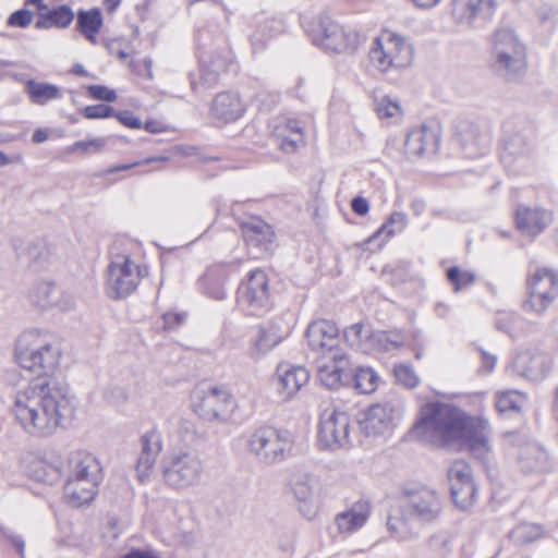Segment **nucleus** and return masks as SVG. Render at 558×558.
Instances as JSON below:
<instances>
[{
	"instance_id": "nucleus-1",
	"label": "nucleus",
	"mask_w": 558,
	"mask_h": 558,
	"mask_svg": "<svg viewBox=\"0 0 558 558\" xmlns=\"http://www.w3.org/2000/svg\"><path fill=\"white\" fill-rule=\"evenodd\" d=\"M11 412L23 430L45 437L68 424L75 412L66 386L53 377H36L12 395Z\"/></svg>"
},
{
	"instance_id": "nucleus-2",
	"label": "nucleus",
	"mask_w": 558,
	"mask_h": 558,
	"mask_svg": "<svg viewBox=\"0 0 558 558\" xmlns=\"http://www.w3.org/2000/svg\"><path fill=\"white\" fill-rule=\"evenodd\" d=\"M413 433L435 446L469 449L480 458L490 451L488 422L481 416H470L447 403H427L421 411Z\"/></svg>"
},
{
	"instance_id": "nucleus-3",
	"label": "nucleus",
	"mask_w": 558,
	"mask_h": 558,
	"mask_svg": "<svg viewBox=\"0 0 558 558\" xmlns=\"http://www.w3.org/2000/svg\"><path fill=\"white\" fill-rule=\"evenodd\" d=\"M15 361L37 377H52L60 361V350L48 335L37 330L23 332L15 343Z\"/></svg>"
},
{
	"instance_id": "nucleus-4",
	"label": "nucleus",
	"mask_w": 558,
	"mask_h": 558,
	"mask_svg": "<svg viewBox=\"0 0 558 558\" xmlns=\"http://www.w3.org/2000/svg\"><path fill=\"white\" fill-rule=\"evenodd\" d=\"M245 448L257 461L271 465L292 454L294 439L288 430L264 425L247 434Z\"/></svg>"
},
{
	"instance_id": "nucleus-5",
	"label": "nucleus",
	"mask_w": 558,
	"mask_h": 558,
	"mask_svg": "<svg viewBox=\"0 0 558 558\" xmlns=\"http://www.w3.org/2000/svg\"><path fill=\"white\" fill-rule=\"evenodd\" d=\"M368 62L377 70L410 68L414 59L413 46L401 35L383 31L368 47Z\"/></svg>"
},
{
	"instance_id": "nucleus-6",
	"label": "nucleus",
	"mask_w": 558,
	"mask_h": 558,
	"mask_svg": "<svg viewBox=\"0 0 558 558\" xmlns=\"http://www.w3.org/2000/svg\"><path fill=\"white\" fill-rule=\"evenodd\" d=\"M314 45L333 52L354 50L361 41L360 33L345 31L327 14H319L306 27Z\"/></svg>"
},
{
	"instance_id": "nucleus-7",
	"label": "nucleus",
	"mask_w": 558,
	"mask_h": 558,
	"mask_svg": "<svg viewBox=\"0 0 558 558\" xmlns=\"http://www.w3.org/2000/svg\"><path fill=\"white\" fill-rule=\"evenodd\" d=\"M204 472V461L195 450H178L163 460L165 483L174 489H186L199 483Z\"/></svg>"
},
{
	"instance_id": "nucleus-8",
	"label": "nucleus",
	"mask_w": 558,
	"mask_h": 558,
	"mask_svg": "<svg viewBox=\"0 0 558 558\" xmlns=\"http://www.w3.org/2000/svg\"><path fill=\"white\" fill-rule=\"evenodd\" d=\"M146 275V267L136 264L129 255H113L107 271L109 295L112 299L129 296L137 289Z\"/></svg>"
},
{
	"instance_id": "nucleus-9",
	"label": "nucleus",
	"mask_w": 558,
	"mask_h": 558,
	"mask_svg": "<svg viewBox=\"0 0 558 558\" xmlns=\"http://www.w3.org/2000/svg\"><path fill=\"white\" fill-rule=\"evenodd\" d=\"M527 290L524 310L537 315L544 314L558 296V272L548 267L530 269Z\"/></svg>"
},
{
	"instance_id": "nucleus-10",
	"label": "nucleus",
	"mask_w": 558,
	"mask_h": 558,
	"mask_svg": "<svg viewBox=\"0 0 558 558\" xmlns=\"http://www.w3.org/2000/svg\"><path fill=\"white\" fill-rule=\"evenodd\" d=\"M235 400L225 387L199 388L193 398V409L203 420L226 422L232 414Z\"/></svg>"
},
{
	"instance_id": "nucleus-11",
	"label": "nucleus",
	"mask_w": 558,
	"mask_h": 558,
	"mask_svg": "<svg viewBox=\"0 0 558 558\" xmlns=\"http://www.w3.org/2000/svg\"><path fill=\"white\" fill-rule=\"evenodd\" d=\"M500 145V158L506 168L521 172L531 165L534 143L522 130H515L510 123H507Z\"/></svg>"
},
{
	"instance_id": "nucleus-12",
	"label": "nucleus",
	"mask_w": 558,
	"mask_h": 558,
	"mask_svg": "<svg viewBox=\"0 0 558 558\" xmlns=\"http://www.w3.org/2000/svg\"><path fill=\"white\" fill-rule=\"evenodd\" d=\"M405 515L422 524L436 522L442 512V502L438 493L427 487L409 492L402 501Z\"/></svg>"
},
{
	"instance_id": "nucleus-13",
	"label": "nucleus",
	"mask_w": 558,
	"mask_h": 558,
	"mask_svg": "<svg viewBox=\"0 0 558 558\" xmlns=\"http://www.w3.org/2000/svg\"><path fill=\"white\" fill-rule=\"evenodd\" d=\"M493 53L500 68L522 70L527 65L525 47L510 28H499L495 32Z\"/></svg>"
},
{
	"instance_id": "nucleus-14",
	"label": "nucleus",
	"mask_w": 558,
	"mask_h": 558,
	"mask_svg": "<svg viewBox=\"0 0 558 558\" xmlns=\"http://www.w3.org/2000/svg\"><path fill=\"white\" fill-rule=\"evenodd\" d=\"M350 417L336 409L325 410L320 416L318 440L330 450L344 448L349 445Z\"/></svg>"
},
{
	"instance_id": "nucleus-15",
	"label": "nucleus",
	"mask_w": 558,
	"mask_h": 558,
	"mask_svg": "<svg viewBox=\"0 0 558 558\" xmlns=\"http://www.w3.org/2000/svg\"><path fill=\"white\" fill-rule=\"evenodd\" d=\"M351 363L343 351L320 354L317 359V376L329 389L351 384Z\"/></svg>"
},
{
	"instance_id": "nucleus-16",
	"label": "nucleus",
	"mask_w": 558,
	"mask_h": 558,
	"mask_svg": "<svg viewBox=\"0 0 558 558\" xmlns=\"http://www.w3.org/2000/svg\"><path fill=\"white\" fill-rule=\"evenodd\" d=\"M551 367V359L537 351L524 350L518 352L507 371L512 375L538 381L544 379Z\"/></svg>"
},
{
	"instance_id": "nucleus-17",
	"label": "nucleus",
	"mask_w": 558,
	"mask_h": 558,
	"mask_svg": "<svg viewBox=\"0 0 558 558\" xmlns=\"http://www.w3.org/2000/svg\"><path fill=\"white\" fill-rule=\"evenodd\" d=\"M290 486L299 502L300 512L307 519L315 518L318 511L317 480L305 471H295L290 478Z\"/></svg>"
},
{
	"instance_id": "nucleus-18",
	"label": "nucleus",
	"mask_w": 558,
	"mask_h": 558,
	"mask_svg": "<svg viewBox=\"0 0 558 558\" xmlns=\"http://www.w3.org/2000/svg\"><path fill=\"white\" fill-rule=\"evenodd\" d=\"M270 128L283 153L294 154L305 145V129L302 121L278 117L271 121Z\"/></svg>"
},
{
	"instance_id": "nucleus-19",
	"label": "nucleus",
	"mask_w": 558,
	"mask_h": 558,
	"mask_svg": "<svg viewBox=\"0 0 558 558\" xmlns=\"http://www.w3.org/2000/svg\"><path fill=\"white\" fill-rule=\"evenodd\" d=\"M494 0H452L451 13L457 23L481 26L494 14Z\"/></svg>"
},
{
	"instance_id": "nucleus-20",
	"label": "nucleus",
	"mask_w": 558,
	"mask_h": 558,
	"mask_svg": "<svg viewBox=\"0 0 558 558\" xmlns=\"http://www.w3.org/2000/svg\"><path fill=\"white\" fill-rule=\"evenodd\" d=\"M239 300L252 314L265 308L269 301L268 277L262 269L253 270L245 284L240 288Z\"/></svg>"
},
{
	"instance_id": "nucleus-21",
	"label": "nucleus",
	"mask_w": 558,
	"mask_h": 558,
	"mask_svg": "<svg viewBox=\"0 0 558 558\" xmlns=\"http://www.w3.org/2000/svg\"><path fill=\"white\" fill-rule=\"evenodd\" d=\"M308 345L320 354L342 351L339 348V329L335 323L326 319L315 320L306 330Z\"/></svg>"
},
{
	"instance_id": "nucleus-22",
	"label": "nucleus",
	"mask_w": 558,
	"mask_h": 558,
	"mask_svg": "<svg viewBox=\"0 0 558 558\" xmlns=\"http://www.w3.org/2000/svg\"><path fill=\"white\" fill-rule=\"evenodd\" d=\"M440 142V132L437 123H423L413 129L407 136L405 149L411 156H423L437 151Z\"/></svg>"
},
{
	"instance_id": "nucleus-23",
	"label": "nucleus",
	"mask_w": 558,
	"mask_h": 558,
	"mask_svg": "<svg viewBox=\"0 0 558 558\" xmlns=\"http://www.w3.org/2000/svg\"><path fill=\"white\" fill-rule=\"evenodd\" d=\"M31 301L41 307L59 306L61 310H70L74 305V299L63 293L52 281H36L29 291Z\"/></svg>"
},
{
	"instance_id": "nucleus-24",
	"label": "nucleus",
	"mask_w": 558,
	"mask_h": 558,
	"mask_svg": "<svg viewBox=\"0 0 558 558\" xmlns=\"http://www.w3.org/2000/svg\"><path fill=\"white\" fill-rule=\"evenodd\" d=\"M308 379L310 374L303 366H294L289 363H280L277 366L275 376L276 388L284 400L292 398L308 383Z\"/></svg>"
},
{
	"instance_id": "nucleus-25",
	"label": "nucleus",
	"mask_w": 558,
	"mask_h": 558,
	"mask_svg": "<svg viewBox=\"0 0 558 558\" xmlns=\"http://www.w3.org/2000/svg\"><path fill=\"white\" fill-rule=\"evenodd\" d=\"M245 243L258 253H268L275 244L272 228L258 217H251L241 225Z\"/></svg>"
},
{
	"instance_id": "nucleus-26",
	"label": "nucleus",
	"mask_w": 558,
	"mask_h": 558,
	"mask_svg": "<svg viewBox=\"0 0 558 558\" xmlns=\"http://www.w3.org/2000/svg\"><path fill=\"white\" fill-rule=\"evenodd\" d=\"M245 112V106L238 94L222 92L215 96L210 113L216 124L223 125L239 120Z\"/></svg>"
},
{
	"instance_id": "nucleus-27",
	"label": "nucleus",
	"mask_w": 558,
	"mask_h": 558,
	"mask_svg": "<svg viewBox=\"0 0 558 558\" xmlns=\"http://www.w3.org/2000/svg\"><path fill=\"white\" fill-rule=\"evenodd\" d=\"M393 408L390 403H377L369 407L360 421L361 432L369 437L385 434L392 424Z\"/></svg>"
},
{
	"instance_id": "nucleus-28",
	"label": "nucleus",
	"mask_w": 558,
	"mask_h": 558,
	"mask_svg": "<svg viewBox=\"0 0 558 558\" xmlns=\"http://www.w3.org/2000/svg\"><path fill=\"white\" fill-rule=\"evenodd\" d=\"M284 338V332L277 324H268L258 327L254 337L250 340L247 356L253 361H259L276 348Z\"/></svg>"
},
{
	"instance_id": "nucleus-29",
	"label": "nucleus",
	"mask_w": 558,
	"mask_h": 558,
	"mask_svg": "<svg viewBox=\"0 0 558 558\" xmlns=\"http://www.w3.org/2000/svg\"><path fill=\"white\" fill-rule=\"evenodd\" d=\"M457 136L465 155L475 158L487 151L490 137L487 131L472 122H462L457 128Z\"/></svg>"
},
{
	"instance_id": "nucleus-30",
	"label": "nucleus",
	"mask_w": 558,
	"mask_h": 558,
	"mask_svg": "<svg viewBox=\"0 0 558 558\" xmlns=\"http://www.w3.org/2000/svg\"><path fill=\"white\" fill-rule=\"evenodd\" d=\"M553 221V214L539 207L519 206L515 213L518 229L526 234L535 236L542 233Z\"/></svg>"
},
{
	"instance_id": "nucleus-31",
	"label": "nucleus",
	"mask_w": 558,
	"mask_h": 558,
	"mask_svg": "<svg viewBox=\"0 0 558 558\" xmlns=\"http://www.w3.org/2000/svg\"><path fill=\"white\" fill-rule=\"evenodd\" d=\"M372 512L369 502L356 501L335 517V524L340 534L350 535L362 529Z\"/></svg>"
},
{
	"instance_id": "nucleus-32",
	"label": "nucleus",
	"mask_w": 558,
	"mask_h": 558,
	"mask_svg": "<svg viewBox=\"0 0 558 558\" xmlns=\"http://www.w3.org/2000/svg\"><path fill=\"white\" fill-rule=\"evenodd\" d=\"M100 480L69 476L64 485V498L73 507L90 502L98 492Z\"/></svg>"
},
{
	"instance_id": "nucleus-33",
	"label": "nucleus",
	"mask_w": 558,
	"mask_h": 558,
	"mask_svg": "<svg viewBox=\"0 0 558 558\" xmlns=\"http://www.w3.org/2000/svg\"><path fill=\"white\" fill-rule=\"evenodd\" d=\"M69 476L101 481L100 463L95 456L85 451H73L68 459Z\"/></svg>"
},
{
	"instance_id": "nucleus-34",
	"label": "nucleus",
	"mask_w": 558,
	"mask_h": 558,
	"mask_svg": "<svg viewBox=\"0 0 558 558\" xmlns=\"http://www.w3.org/2000/svg\"><path fill=\"white\" fill-rule=\"evenodd\" d=\"M104 24L102 13L99 8L78 10L76 13V28L84 38L93 45L98 44L97 36Z\"/></svg>"
},
{
	"instance_id": "nucleus-35",
	"label": "nucleus",
	"mask_w": 558,
	"mask_h": 558,
	"mask_svg": "<svg viewBox=\"0 0 558 558\" xmlns=\"http://www.w3.org/2000/svg\"><path fill=\"white\" fill-rule=\"evenodd\" d=\"M411 521L414 520L411 517L405 515V508L401 505L397 511L388 517L387 529L390 536L398 542L418 537V533L413 529Z\"/></svg>"
},
{
	"instance_id": "nucleus-36",
	"label": "nucleus",
	"mask_w": 558,
	"mask_h": 558,
	"mask_svg": "<svg viewBox=\"0 0 558 558\" xmlns=\"http://www.w3.org/2000/svg\"><path fill=\"white\" fill-rule=\"evenodd\" d=\"M74 17L75 14L73 10L69 5L62 4L46 13H41L37 17L35 26L38 29H48L51 27L66 28L72 24Z\"/></svg>"
},
{
	"instance_id": "nucleus-37",
	"label": "nucleus",
	"mask_w": 558,
	"mask_h": 558,
	"mask_svg": "<svg viewBox=\"0 0 558 558\" xmlns=\"http://www.w3.org/2000/svg\"><path fill=\"white\" fill-rule=\"evenodd\" d=\"M456 536L448 530L432 533L425 542L426 548L434 558H452Z\"/></svg>"
},
{
	"instance_id": "nucleus-38",
	"label": "nucleus",
	"mask_w": 558,
	"mask_h": 558,
	"mask_svg": "<svg viewBox=\"0 0 558 558\" xmlns=\"http://www.w3.org/2000/svg\"><path fill=\"white\" fill-rule=\"evenodd\" d=\"M520 463L529 472L543 471L547 463V453L534 444H527L521 449Z\"/></svg>"
},
{
	"instance_id": "nucleus-39",
	"label": "nucleus",
	"mask_w": 558,
	"mask_h": 558,
	"mask_svg": "<svg viewBox=\"0 0 558 558\" xmlns=\"http://www.w3.org/2000/svg\"><path fill=\"white\" fill-rule=\"evenodd\" d=\"M405 342V337L397 330L393 331H373L371 336L369 350L391 351L401 348Z\"/></svg>"
},
{
	"instance_id": "nucleus-40",
	"label": "nucleus",
	"mask_w": 558,
	"mask_h": 558,
	"mask_svg": "<svg viewBox=\"0 0 558 558\" xmlns=\"http://www.w3.org/2000/svg\"><path fill=\"white\" fill-rule=\"evenodd\" d=\"M351 383L361 393H372L378 387L379 377L373 368L360 366L355 369L352 368Z\"/></svg>"
},
{
	"instance_id": "nucleus-41",
	"label": "nucleus",
	"mask_w": 558,
	"mask_h": 558,
	"mask_svg": "<svg viewBox=\"0 0 558 558\" xmlns=\"http://www.w3.org/2000/svg\"><path fill=\"white\" fill-rule=\"evenodd\" d=\"M408 225V216L404 213H392L387 221L367 240L366 243L373 242L376 238L385 233V239L379 244L381 246L390 236L404 230Z\"/></svg>"
},
{
	"instance_id": "nucleus-42",
	"label": "nucleus",
	"mask_w": 558,
	"mask_h": 558,
	"mask_svg": "<svg viewBox=\"0 0 558 558\" xmlns=\"http://www.w3.org/2000/svg\"><path fill=\"white\" fill-rule=\"evenodd\" d=\"M284 31V23L280 19H266L259 23L256 31L251 35L253 47L263 44L266 39L271 38Z\"/></svg>"
},
{
	"instance_id": "nucleus-43",
	"label": "nucleus",
	"mask_w": 558,
	"mask_h": 558,
	"mask_svg": "<svg viewBox=\"0 0 558 558\" xmlns=\"http://www.w3.org/2000/svg\"><path fill=\"white\" fill-rule=\"evenodd\" d=\"M371 336H373V331L361 323L354 324L344 330V338L348 343L363 351L369 350Z\"/></svg>"
},
{
	"instance_id": "nucleus-44",
	"label": "nucleus",
	"mask_w": 558,
	"mask_h": 558,
	"mask_svg": "<svg viewBox=\"0 0 558 558\" xmlns=\"http://www.w3.org/2000/svg\"><path fill=\"white\" fill-rule=\"evenodd\" d=\"M26 90L33 101L40 105L60 97L59 88L56 85L47 83L28 81L26 84Z\"/></svg>"
},
{
	"instance_id": "nucleus-45",
	"label": "nucleus",
	"mask_w": 558,
	"mask_h": 558,
	"mask_svg": "<svg viewBox=\"0 0 558 558\" xmlns=\"http://www.w3.org/2000/svg\"><path fill=\"white\" fill-rule=\"evenodd\" d=\"M525 397L517 390L501 391L496 395V408L500 413L519 412Z\"/></svg>"
},
{
	"instance_id": "nucleus-46",
	"label": "nucleus",
	"mask_w": 558,
	"mask_h": 558,
	"mask_svg": "<svg viewBox=\"0 0 558 558\" xmlns=\"http://www.w3.org/2000/svg\"><path fill=\"white\" fill-rule=\"evenodd\" d=\"M451 498L454 505L461 510L470 509L475 500L476 487L474 483H464L462 485L450 487Z\"/></svg>"
},
{
	"instance_id": "nucleus-47",
	"label": "nucleus",
	"mask_w": 558,
	"mask_h": 558,
	"mask_svg": "<svg viewBox=\"0 0 558 558\" xmlns=\"http://www.w3.org/2000/svg\"><path fill=\"white\" fill-rule=\"evenodd\" d=\"M191 88L196 94H206L219 84L218 72H191Z\"/></svg>"
},
{
	"instance_id": "nucleus-48",
	"label": "nucleus",
	"mask_w": 558,
	"mask_h": 558,
	"mask_svg": "<svg viewBox=\"0 0 558 558\" xmlns=\"http://www.w3.org/2000/svg\"><path fill=\"white\" fill-rule=\"evenodd\" d=\"M542 536V526L532 523L519 524L510 532V538L519 545L532 543Z\"/></svg>"
},
{
	"instance_id": "nucleus-49",
	"label": "nucleus",
	"mask_w": 558,
	"mask_h": 558,
	"mask_svg": "<svg viewBox=\"0 0 558 558\" xmlns=\"http://www.w3.org/2000/svg\"><path fill=\"white\" fill-rule=\"evenodd\" d=\"M448 480L450 482V487L458 486L459 484L462 485L464 483H474L471 468L463 460L454 461L450 465L448 470Z\"/></svg>"
},
{
	"instance_id": "nucleus-50",
	"label": "nucleus",
	"mask_w": 558,
	"mask_h": 558,
	"mask_svg": "<svg viewBox=\"0 0 558 558\" xmlns=\"http://www.w3.org/2000/svg\"><path fill=\"white\" fill-rule=\"evenodd\" d=\"M141 454L157 458L162 449L160 434L155 430H148L141 437Z\"/></svg>"
},
{
	"instance_id": "nucleus-51",
	"label": "nucleus",
	"mask_w": 558,
	"mask_h": 558,
	"mask_svg": "<svg viewBox=\"0 0 558 558\" xmlns=\"http://www.w3.org/2000/svg\"><path fill=\"white\" fill-rule=\"evenodd\" d=\"M393 374L396 380L409 389L415 388L420 383V378L415 374L414 369L409 365H396Z\"/></svg>"
},
{
	"instance_id": "nucleus-52",
	"label": "nucleus",
	"mask_w": 558,
	"mask_h": 558,
	"mask_svg": "<svg viewBox=\"0 0 558 558\" xmlns=\"http://www.w3.org/2000/svg\"><path fill=\"white\" fill-rule=\"evenodd\" d=\"M448 280L454 286V291L458 292L462 288L470 286L474 281V275L470 271H462L458 267H451L447 271Z\"/></svg>"
},
{
	"instance_id": "nucleus-53",
	"label": "nucleus",
	"mask_w": 558,
	"mask_h": 558,
	"mask_svg": "<svg viewBox=\"0 0 558 558\" xmlns=\"http://www.w3.org/2000/svg\"><path fill=\"white\" fill-rule=\"evenodd\" d=\"M376 111L380 119L395 118L401 114V107L399 102L385 96L377 101Z\"/></svg>"
},
{
	"instance_id": "nucleus-54",
	"label": "nucleus",
	"mask_w": 558,
	"mask_h": 558,
	"mask_svg": "<svg viewBox=\"0 0 558 558\" xmlns=\"http://www.w3.org/2000/svg\"><path fill=\"white\" fill-rule=\"evenodd\" d=\"M157 458L140 453L136 463V475L141 482H145L151 474Z\"/></svg>"
},
{
	"instance_id": "nucleus-55",
	"label": "nucleus",
	"mask_w": 558,
	"mask_h": 558,
	"mask_svg": "<svg viewBox=\"0 0 558 558\" xmlns=\"http://www.w3.org/2000/svg\"><path fill=\"white\" fill-rule=\"evenodd\" d=\"M105 146V141L101 138H94L90 141H78L70 146L71 153L81 151L82 154L99 151Z\"/></svg>"
},
{
	"instance_id": "nucleus-56",
	"label": "nucleus",
	"mask_w": 558,
	"mask_h": 558,
	"mask_svg": "<svg viewBox=\"0 0 558 558\" xmlns=\"http://www.w3.org/2000/svg\"><path fill=\"white\" fill-rule=\"evenodd\" d=\"M536 13L539 23L544 25L548 31H551L555 26L558 11L551 5L544 4L537 9Z\"/></svg>"
},
{
	"instance_id": "nucleus-57",
	"label": "nucleus",
	"mask_w": 558,
	"mask_h": 558,
	"mask_svg": "<svg viewBox=\"0 0 558 558\" xmlns=\"http://www.w3.org/2000/svg\"><path fill=\"white\" fill-rule=\"evenodd\" d=\"M83 114L86 119H104L112 117L114 110L112 107L100 104L85 107Z\"/></svg>"
},
{
	"instance_id": "nucleus-58",
	"label": "nucleus",
	"mask_w": 558,
	"mask_h": 558,
	"mask_svg": "<svg viewBox=\"0 0 558 558\" xmlns=\"http://www.w3.org/2000/svg\"><path fill=\"white\" fill-rule=\"evenodd\" d=\"M88 95L98 100L112 102L117 99V94L113 89H110L104 85H89L87 86Z\"/></svg>"
},
{
	"instance_id": "nucleus-59",
	"label": "nucleus",
	"mask_w": 558,
	"mask_h": 558,
	"mask_svg": "<svg viewBox=\"0 0 558 558\" xmlns=\"http://www.w3.org/2000/svg\"><path fill=\"white\" fill-rule=\"evenodd\" d=\"M33 21V13L27 9H20L13 12L9 19L8 24L14 27H27Z\"/></svg>"
},
{
	"instance_id": "nucleus-60",
	"label": "nucleus",
	"mask_w": 558,
	"mask_h": 558,
	"mask_svg": "<svg viewBox=\"0 0 558 558\" xmlns=\"http://www.w3.org/2000/svg\"><path fill=\"white\" fill-rule=\"evenodd\" d=\"M27 255L34 263L40 264L49 256L48 247L45 243H33L27 247Z\"/></svg>"
},
{
	"instance_id": "nucleus-61",
	"label": "nucleus",
	"mask_w": 558,
	"mask_h": 558,
	"mask_svg": "<svg viewBox=\"0 0 558 558\" xmlns=\"http://www.w3.org/2000/svg\"><path fill=\"white\" fill-rule=\"evenodd\" d=\"M107 48L111 57H114L121 61H126L128 59H130V65L136 66V64L130 56V52L122 47V41L117 39L112 40L108 44Z\"/></svg>"
},
{
	"instance_id": "nucleus-62",
	"label": "nucleus",
	"mask_w": 558,
	"mask_h": 558,
	"mask_svg": "<svg viewBox=\"0 0 558 558\" xmlns=\"http://www.w3.org/2000/svg\"><path fill=\"white\" fill-rule=\"evenodd\" d=\"M0 535L2 537L7 538L8 541H10L11 544L15 547V549L20 554V556L23 557L25 543L21 536L15 535L10 529L4 527V526H0Z\"/></svg>"
},
{
	"instance_id": "nucleus-63",
	"label": "nucleus",
	"mask_w": 558,
	"mask_h": 558,
	"mask_svg": "<svg viewBox=\"0 0 558 558\" xmlns=\"http://www.w3.org/2000/svg\"><path fill=\"white\" fill-rule=\"evenodd\" d=\"M117 119L125 126L132 129H141L142 122L129 111H122L116 114Z\"/></svg>"
},
{
	"instance_id": "nucleus-64",
	"label": "nucleus",
	"mask_w": 558,
	"mask_h": 558,
	"mask_svg": "<svg viewBox=\"0 0 558 558\" xmlns=\"http://www.w3.org/2000/svg\"><path fill=\"white\" fill-rule=\"evenodd\" d=\"M185 314L181 313H166L163 315L165 328L166 329H174L175 327L183 324L185 320Z\"/></svg>"
}]
</instances>
